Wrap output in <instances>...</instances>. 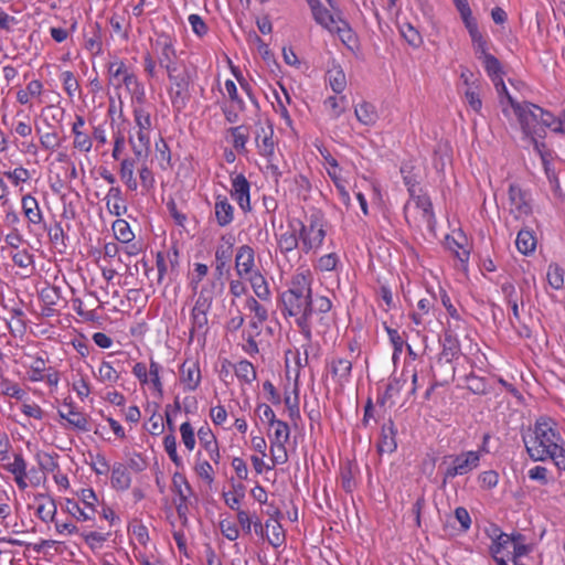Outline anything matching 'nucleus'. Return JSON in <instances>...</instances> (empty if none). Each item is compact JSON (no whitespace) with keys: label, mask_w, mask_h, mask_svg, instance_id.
Wrapping results in <instances>:
<instances>
[{"label":"nucleus","mask_w":565,"mask_h":565,"mask_svg":"<svg viewBox=\"0 0 565 565\" xmlns=\"http://www.w3.org/2000/svg\"><path fill=\"white\" fill-rule=\"evenodd\" d=\"M287 443H269V456L274 467L285 465L288 461Z\"/></svg>","instance_id":"57"},{"label":"nucleus","mask_w":565,"mask_h":565,"mask_svg":"<svg viewBox=\"0 0 565 565\" xmlns=\"http://www.w3.org/2000/svg\"><path fill=\"white\" fill-rule=\"evenodd\" d=\"M326 79L330 88L338 95H340L347 87L345 74L339 65H333L328 70Z\"/></svg>","instance_id":"42"},{"label":"nucleus","mask_w":565,"mask_h":565,"mask_svg":"<svg viewBox=\"0 0 565 565\" xmlns=\"http://www.w3.org/2000/svg\"><path fill=\"white\" fill-rule=\"evenodd\" d=\"M500 106L505 117L512 114L516 117L521 130L532 145L536 153L541 157L542 164L550 180L554 177L551 171V154L546 150L545 143L539 139L543 138V119L545 110L532 103H518L510 94L500 98Z\"/></svg>","instance_id":"1"},{"label":"nucleus","mask_w":565,"mask_h":565,"mask_svg":"<svg viewBox=\"0 0 565 565\" xmlns=\"http://www.w3.org/2000/svg\"><path fill=\"white\" fill-rule=\"evenodd\" d=\"M242 279L249 281L254 294L260 301L270 300V290L268 284L259 269L255 270L250 275L243 277Z\"/></svg>","instance_id":"35"},{"label":"nucleus","mask_w":565,"mask_h":565,"mask_svg":"<svg viewBox=\"0 0 565 565\" xmlns=\"http://www.w3.org/2000/svg\"><path fill=\"white\" fill-rule=\"evenodd\" d=\"M298 231L302 252L317 253L327 235V221L321 212L315 211L305 221L299 220Z\"/></svg>","instance_id":"7"},{"label":"nucleus","mask_w":565,"mask_h":565,"mask_svg":"<svg viewBox=\"0 0 565 565\" xmlns=\"http://www.w3.org/2000/svg\"><path fill=\"white\" fill-rule=\"evenodd\" d=\"M565 271L557 264H551L547 268L546 279L548 285L555 289L559 290L564 287L565 284Z\"/></svg>","instance_id":"56"},{"label":"nucleus","mask_w":565,"mask_h":565,"mask_svg":"<svg viewBox=\"0 0 565 565\" xmlns=\"http://www.w3.org/2000/svg\"><path fill=\"white\" fill-rule=\"evenodd\" d=\"M397 447L396 440H395V431L393 428V425L390 424L387 426H384L382 429V439L379 444V451L380 452H393Z\"/></svg>","instance_id":"54"},{"label":"nucleus","mask_w":565,"mask_h":565,"mask_svg":"<svg viewBox=\"0 0 565 565\" xmlns=\"http://www.w3.org/2000/svg\"><path fill=\"white\" fill-rule=\"evenodd\" d=\"M466 29L471 38L472 47L477 58L479 60L480 57L490 54L488 50V41L479 31L478 23L466 26Z\"/></svg>","instance_id":"39"},{"label":"nucleus","mask_w":565,"mask_h":565,"mask_svg":"<svg viewBox=\"0 0 565 565\" xmlns=\"http://www.w3.org/2000/svg\"><path fill=\"white\" fill-rule=\"evenodd\" d=\"M270 428L273 431L268 434L269 443L275 441L280 444L289 441L290 428L286 422L278 419Z\"/></svg>","instance_id":"53"},{"label":"nucleus","mask_w":565,"mask_h":565,"mask_svg":"<svg viewBox=\"0 0 565 565\" xmlns=\"http://www.w3.org/2000/svg\"><path fill=\"white\" fill-rule=\"evenodd\" d=\"M546 128L551 129V131L555 134H565V110H563L558 116L545 110L543 119V137L545 136Z\"/></svg>","instance_id":"46"},{"label":"nucleus","mask_w":565,"mask_h":565,"mask_svg":"<svg viewBox=\"0 0 565 565\" xmlns=\"http://www.w3.org/2000/svg\"><path fill=\"white\" fill-rule=\"evenodd\" d=\"M234 268L236 276L243 278L257 270L256 254L252 246L241 245L235 253Z\"/></svg>","instance_id":"16"},{"label":"nucleus","mask_w":565,"mask_h":565,"mask_svg":"<svg viewBox=\"0 0 565 565\" xmlns=\"http://www.w3.org/2000/svg\"><path fill=\"white\" fill-rule=\"evenodd\" d=\"M6 468L12 473L14 482L20 490H25L29 487L28 465L21 455H14L13 460L7 463Z\"/></svg>","instance_id":"32"},{"label":"nucleus","mask_w":565,"mask_h":565,"mask_svg":"<svg viewBox=\"0 0 565 565\" xmlns=\"http://www.w3.org/2000/svg\"><path fill=\"white\" fill-rule=\"evenodd\" d=\"M445 463V480L465 476L478 468L480 452L475 450L461 451L460 454L446 457Z\"/></svg>","instance_id":"12"},{"label":"nucleus","mask_w":565,"mask_h":565,"mask_svg":"<svg viewBox=\"0 0 565 565\" xmlns=\"http://www.w3.org/2000/svg\"><path fill=\"white\" fill-rule=\"evenodd\" d=\"M311 282L312 277L309 269L297 270L291 277L288 289L282 294L312 296Z\"/></svg>","instance_id":"26"},{"label":"nucleus","mask_w":565,"mask_h":565,"mask_svg":"<svg viewBox=\"0 0 565 565\" xmlns=\"http://www.w3.org/2000/svg\"><path fill=\"white\" fill-rule=\"evenodd\" d=\"M96 380L106 386H114L120 379L119 372L108 361H103L96 373Z\"/></svg>","instance_id":"40"},{"label":"nucleus","mask_w":565,"mask_h":565,"mask_svg":"<svg viewBox=\"0 0 565 565\" xmlns=\"http://www.w3.org/2000/svg\"><path fill=\"white\" fill-rule=\"evenodd\" d=\"M408 191L411 199L404 207L406 220L414 222L417 226L426 225L428 230L433 231L436 218L429 196L427 194H415L414 185L409 186Z\"/></svg>","instance_id":"8"},{"label":"nucleus","mask_w":565,"mask_h":565,"mask_svg":"<svg viewBox=\"0 0 565 565\" xmlns=\"http://www.w3.org/2000/svg\"><path fill=\"white\" fill-rule=\"evenodd\" d=\"M489 536L492 540V544L490 545V553L492 557H501L504 552H509L510 547H512L513 543V534L509 535L503 533L498 527H492Z\"/></svg>","instance_id":"33"},{"label":"nucleus","mask_w":565,"mask_h":565,"mask_svg":"<svg viewBox=\"0 0 565 565\" xmlns=\"http://www.w3.org/2000/svg\"><path fill=\"white\" fill-rule=\"evenodd\" d=\"M128 535L131 546L151 542L147 526L140 521H134L128 525Z\"/></svg>","instance_id":"45"},{"label":"nucleus","mask_w":565,"mask_h":565,"mask_svg":"<svg viewBox=\"0 0 565 565\" xmlns=\"http://www.w3.org/2000/svg\"><path fill=\"white\" fill-rule=\"evenodd\" d=\"M523 441L532 460L551 459L559 470L565 471V440L553 419L539 418L531 433L523 437Z\"/></svg>","instance_id":"2"},{"label":"nucleus","mask_w":565,"mask_h":565,"mask_svg":"<svg viewBox=\"0 0 565 565\" xmlns=\"http://www.w3.org/2000/svg\"><path fill=\"white\" fill-rule=\"evenodd\" d=\"M298 225L299 218H290L287 222L286 228H282L276 237L278 250L289 263L291 258H299V253L297 252V247L300 244Z\"/></svg>","instance_id":"13"},{"label":"nucleus","mask_w":565,"mask_h":565,"mask_svg":"<svg viewBox=\"0 0 565 565\" xmlns=\"http://www.w3.org/2000/svg\"><path fill=\"white\" fill-rule=\"evenodd\" d=\"M465 100L467 105L476 113H480L482 100L480 98V85H471L465 88Z\"/></svg>","instance_id":"62"},{"label":"nucleus","mask_w":565,"mask_h":565,"mask_svg":"<svg viewBox=\"0 0 565 565\" xmlns=\"http://www.w3.org/2000/svg\"><path fill=\"white\" fill-rule=\"evenodd\" d=\"M134 125L128 135V145L137 159H147L151 147L152 118L146 102L132 104Z\"/></svg>","instance_id":"3"},{"label":"nucleus","mask_w":565,"mask_h":565,"mask_svg":"<svg viewBox=\"0 0 565 565\" xmlns=\"http://www.w3.org/2000/svg\"><path fill=\"white\" fill-rule=\"evenodd\" d=\"M131 484V477L122 463H116L111 469V486L116 490H127Z\"/></svg>","instance_id":"43"},{"label":"nucleus","mask_w":565,"mask_h":565,"mask_svg":"<svg viewBox=\"0 0 565 565\" xmlns=\"http://www.w3.org/2000/svg\"><path fill=\"white\" fill-rule=\"evenodd\" d=\"M280 298L284 315L294 317L296 324L300 328L306 340L310 341L315 324L312 296L281 294Z\"/></svg>","instance_id":"4"},{"label":"nucleus","mask_w":565,"mask_h":565,"mask_svg":"<svg viewBox=\"0 0 565 565\" xmlns=\"http://www.w3.org/2000/svg\"><path fill=\"white\" fill-rule=\"evenodd\" d=\"M234 372L236 377L244 384L250 385L256 380V370L247 360L237 362L234 365Z\"/></svg>","instance_id":"49"},{"label":"nucleus","mask_w":565,"mask_h":565,"mask_svg":"<svg viewBox=\"0 0 565 565\" xmlns=\"http://www.w3.org/2000/svg\"><path fill=\"white\" fill-rule=\"evenodd\" d=\"M339 263V256L335 253H329L318 258L315 268L320 271H332Z\"/></svg>","instance_id":"64"},{"label":"nucleus","mask_w":565,"mask_h":565,"mask_svg":"<svg viewBox=\"0 0 565 565\" xmlns=\"http://www.w3.org/2000/svg\"><path fill=\"white\" fill-rule=\"evenodd\" d=\"M231 196L237 202L243 212H249L250 206V184L244 174L231 175Z\"/></svg>","instance_id":"18"},{"label":"nucleus","mask_w":565,"mask_h":565,"mask_svg":"<svg viewBox=\"0 0 565 565\" xmlns=\"http://www.w3.org/2000/svg\"><path fill=\"white\" fill-rule=\"evenodd\" d=\"M228 292L232 297L231 311L233 309H239V306L245 302V298L252 297V295L248 294L246 284L241 278L230 281Z\"/></svg>","instance_id":"37"},{"label":"nucleus","mask_w":565,"mask_h":565,"mask_svg":"<svg viewBox=\"0 0 565 565\" xmlns=\"http://www.w3.org/2000/svg\"><path fill=\"white\" fill-rule=\"evenodd\" d=\"M230 134L232 136V143L235 150L238 152L246 151V143L248 141V132L245 127L236 126L231 128Z\"/></svg>","instance_id":"60"},{"label":"nucleus","mask_w":565,"mask_h":565,"mask_svg":"<svg viewBox=\"0 0 565 565\" xmlns=\"http://www.w3.org/2000/svg\"><path fill=\"white\" fill-rule=\"evenodd\" d=\"M175 38L169 33H157L152 42V51L159 64L166 70L177 65Z\"/></svg>","instance_id":"14"},{"label":"nucleus","mask_w":565,"mask_h":565,"mask_svg":"<svg viewBox=\"0 0 565 565\" xmlns=\"http://www.w3.org/2000/svg\"><path fill=\"white\" fill-rule=\"evenodd\" d=\"M214 215L217 225L221 227L230 225L234 220V206L223 194H217L214 198Z\"/></svg>","instance_id":"29"},{"label":"nucleus","mask_w":565,"mask_h":565,"mask_svg":"<svg viewBox=\"0 0 565 565\" xmlns=\"http://www.w3.org/2000/svg\"><path fill=\"white\" fill-rule=\"evenodd\" d=\"M531 551L532 545L526 544L524 537L521 534H513L512 561L514 564L519 562V558L527 555Z\"/></svg>","instance_id":"61"},{"label":"nucleus","mask_w":565,"mask_h":565,"mask_svg":"<svg viewBox=\"0 0 565 565\" xmlns=\"http://www.w3.org/2000/svg\"><path fill=\"white\" fill-rule=\"evenodd\" d=\"M42 90L43 85L40 81H31L26 85L25 89H21L17 93V100L22 105H26L32 98L39 97L42 94Z\"/></svg>","instance_id":"51"},{"label":"nucleus","mask_w":565,"mask_h":565,"mask_svg":"<svg viewBox=\"0 0 565 565\" xmlns=\"http://www.w3.org/2000/svg\"><path fill=\"white\" fill-rule=\"evenodd\" d=\"M235 237L232 234L222 235L215 249L216 270L222 274L232 256Z\"/></svg>","instance_id":"24"},{"label":"nucleus","mask_w":565,"mask_h":565,"mask_svg":"<svg viewBox=\"0 0 565 565\" xmlns=\"http://www.w3.org/2000/svg\"><path fill=\"white\" fill-rule=\"evenodd\" d=\"M274 130L271 126H257L255 132V143L258 153L263 157L269 158L275 153Z\"/></svg>","instance_id":"28"},{"label":"nucleus","mask_w":565,"mask_h":565,"mask_svg":"<svg viewBox=\"0 0 565 565\" xmlns=\"http://www.w3.org/2000/svg\"><path fill=\"white\" fill-rule=\"evenodd\" d=\"M166 72L170 82L168 93L171 104L175 109L181 110L190 98V73L185 66L180 64L168 66Z\"/></svg>","instance_id":"9"},{"label":"nucleus","mask_w":565,"mask_h":565,"mask_svg":"<svg viewBox=\"0 0 565 565\" xmlns=\"http://www.w3.org/2000/svg\"><path fill=\"white\" fill-rule=\"evenodd\" d=\"M58 416L66 420L71 427L77 429L78 431L86 433L90 430L88 416L79 411V408L74 404H66L64 409L58 411Z\"/></svg>","instance_id":"22"},{"label":"nucleus","mask_w":565,"mask_h":565,"mask_svg":"<svg viewBox=\"0 0 565 565\" xmlns=\"http://www.w3.org/2000/svg\"><path fill=\"white\" fill-rule=\"evenodd\" d=\"M315 21L330 33L338 34L343 43H349L352 40V31L343 19L330 12L324 8L319 0H307Z\"/></svg>","instance_id":"10"},{"label":"nucleus","mask_w":565,"mask_h":565,"mask_svg":"<svg viewBox=\"0 0 565 565\" xmlns=\"http://www.w3.org/2000/svg\"><path fill=\"white\" fill-rule=\"evenodd\" d=\"M328 369L332 379L340 386H344L350 382L352 371V362L350 360L340 356L332 358L328 363Z\"/></svg>","instance_id":"27"},{"label":"nucleus","mask_w":565,"mask_h":565,"mask_svg":"<svg viewBox=\"0 0 565 565\" xmlns=\"http://www.w3.org/2000/svg\"><path fill=\"white\" fill-rule=\"evenodd\" d=\"M198 438L201 448L206 452L209 459L218 466L221 462V451L218 441L209 426H202L198 430Z\"/></svg>","instance_id":"21"},{"label":"nucleus","mask_w":565,"mask_h":565,"mask_svg":"<svg viewBox=\"0 0 565 565\" xmlns=\"http://www.w3.org/2000/svg\"><path fill=\"white\" fill-rule=\"evenodd\" d=\"M265 537L274 547H279L285 542V532L278 521L268 520L265 523Z\"/></svg>","instance_id":"44"},{"label":"nucleus","mask_w":565,"mask_h":565,"mask_svg":"<svg viewBox=\"0 0 565 565\" xmlns=\"http://www.w3.org/2000/svg\"><path fill=\"white\" fill-rule=\"evenodd\" d=\"M510 212L515 218H523L530 215L532 211L529 194L519 185L511 184L509 186Z\"/></svg>","instance_id":"17"},{"label":"nucleus","mask_w":565,"mask_h":565,"mask_svg":"<svg viewBox=\"0 0 565 565\" xmlns=\"http://www.w3.org/2000/svg\"><path fill=\"white\" fill-rule=\"evenodd\" d=\"M515 245L518 250L523 255L533 253L536 248V238L533 232L522 230L518 233Z\"/></svg>","instance_id":"48"},{"label":"nucleus","mask_w":565,"mask_h":565,"mask_svg":"<svg viewBox=\"0 0 565 565\" xmlns=\"http://www.w3.org/2000/svg\"><path fill=\"white\" fill-rule=\"evenodd\" d=\"M111 230L116 239L122 244H128L135 238V234L129 223L124 218L116 220L111 225Z\"/></svg>","instance_id":"50"},{"label":"nucleus","mask_w":565,"mask_h":565,"mask_svg":"<svg viewBox=\"0 0 565 565\" xmlns=\"http://www.w3.org/2000/svg\"><path fill=\"white\" fill-rule=\"evenodd\" d=\"M280 90L281 93L275 92V102L273 103V107L285 124L290 127L292 120L287 109V105L290 104V96L285 87L280 86Z\"/></svg>","instance_id":"41"},{"label":"nucleus","mask_w":565,"mask_h":565,"mask_svg":"<svg viewBox=\"0 0 565 565\" xmlns=\"http://www.w3.org/2000/svg\"><path fill=\"white\" fill-rule=\"evenodd\" d=\"M213 465L214 463L211 460L203 458L201 450L195 454V461L193 467L194 472L198 478L209 487H211L215 480V469Z\"/></svg>","instance_id":"34"},{"label":"nucleus","mask_w":565,"mask_h":565,"mask_svg":"<svg viewBox=\"0 0 565 565\" xmlns=\"http://www.w3.org/2000/svg\"><path fill=\"white\" fill-rule=\"evenodd\" d=\"M108 84L116 90L125 88L131 96V103L146 102L143 85L124 60L114 58L107 66Z\"/></svg>","instance_id":"5"},{"label":"nucleus","mask_w":565,"mask_h":565,"mask_svg":"<svg viewBox=\"0 0 565 565\" xmlns=\"http://www.w3.org/2000/svg\"><path fill=\"white\" fill-rule=\"evenodd\" d=\"M132 554L140 565H158L161 563L157 546L152 542L134 545Z\"/></svg>","instance_id":"30"},{"label":"nucleus","mask_w":565,"mask_h":565,"mask_svg":"<svg viewBox=\"0 0 565 565\" xmlns=\"http://www.w3.org/2000/svg\"><path fill=\"white\" fill-rule=\"evenodd\" d=\"M241 307H242V310L253 313V318L249 321L248 328L253 329L254 332H249V337L252 338V337L258 335L259 327L268 318V309L253 296L245 298V302H243L241 305Z\"/></svg>","instance_id":"19"},{"label":"nucleus","mask_w":565,"mask_h":565,"mask_svg":"<svg viewBox=\"0 0 565 565\" xmlns=\"http://www.w3.org/2000/svg\"><path fill=\"white\" fill-rule=\"evenodd\" d=\"M36 501L38 507L35 513L38 518L45 523L54 522L57 511L55 501L52 498L44 497L43 494L38 495Z\"/></svg>","instance_id":"36"},{"label":"nucleus","mask_w":565,"mask_h":565,"mask_svg":"<svg viewBox=\"0 0 565 565\" xmlns=\"http://www.w3.org/2000/svg\"><path fill=\"white\" fill-rule=\"evenodd\" d=\"M354 113L356 119L365 126H373L379 117L375 107L366 102L359 104Z\"/></svg>","instance_id":"47"},{"label":"nucleus","mask_w":565,"mask_h":565,"mask_svg":"<svg viewBox=\"0 0 565 565\" xmlns=\"http://www.w3.org/2000/svg\"><path fill=\"white\" fill-rule=\"evenodd\" d=\"M202 374L196 360H185L179 370V382L183 392H195L201 385Z\"/></svg>","instance_id":"15"},{"label":"nucleus","mask_w":565,"mask_h":565,"mask_svg":"<svg viewBox=\"0 0 565 565\" xmlns=\"http://www.w3.org/2000/svg\"><path fill=\"white\" fill-rule=\"evenodd\" d=\"M479 61H481L488 76L491 78L498 93L499 99L507 96L509 92L502 78V67L499 60L492 54H488L480 57Z\"/></svg>","instance_id":"20"},{"label":"nucleus","mask_w":565,"mask_h":565,"mask_svg":"<svg viewBox=\"0 0 565 565\" xmlns=\"http://www.w3.org/2000/svg\"><path fill=\"white\" fill-rule=\"evenodd\" d=\"M21 209L29 227L39 226L44 223L43 212L40 209L38 200L33 195L24 194L21 198Z\"/></svg>","instance_id":"25"},{"label":"nucleus","mask_w":565,"mask_h":565,"mask_svg":"<svg viewBox=\"0 0 565 565\" xmlns=\"http://www.w3.org/2000/svg\"><path fill=\"white\" fill-rule=\"evenodd\" d=\"M324 106L332 118H339L347 109L348 98L343 95L330 96L326 99Z\"/></svg>","instance_id":"52"},{"label":"nucleus","mask_w":565,"mask_h":565,"mask_svg":"<svg viewBox=\"0 0 565 565\" xmlns=\"http://www.w3.org/2000/svg\"><path fill=\"white\" fill-rule=\"evenodd\" d=\"M105 200L110 214L120 216L126 213L127 206L124 204L121 190L118 186L110 188L105 196Z\"/></svg>","instance_id":"38"},{"label":"nucleus","mask_w":565,"mask_h":565,"mask_svg":"<svg viewBox=\"0 0 565 565\" xmlns=\"http://www.w3.org/2000/svg\"><path fill=\"white\" fill-rule=\"evenodd\" d=\"M108 533H102L97 531L82 533L84 542L94 553L99 552L104 547V544L108 540Z\"/></svg>","instance_id":"55"},{"label":"nucleus","mask_w":565,"mask_h":565,"mask_svg":"<svg viewBox=\"0 0 565 565\" xmlns=\"http://www.w3.org/2000/svg\"><path fill=\"white\" fill-rule=\"evenodd\" d=\"M207 273V265L202 263H195L193 265V270L190 273L189 276V286L191 287L193 294H196V290L200 289V284L206 277Z\"/></svg>","instance_id":"59"},{"label":"nucleus","mask_w":565,"mask_h":565,"mask_svg":"<svg viewBox=\"0 0 565 565\" xmlns=\"http://www.w3.org/2000/svg\"><path fill=\"white\" fill-rule=\"evenodd\" d=\"M163 448L169 456L170 460L177 466V467H183V459L178 454L177 450V438L173 435V433L168 434L163 437Z\"/></svg>","instance_id":"58"},{"label":"nucleus","mask_w":565,"mask_h":565,"mask_svg":"<svg viewBox=\"0 0 565 565\" xmlns=\"http://www.w3.org/2000/svg\"><path fill=\"white\" fill-rule=\"evenodd\" d=\"M79 501L66 499L65 511L78 522L95 519L98 498L92 488H84L77 492Z\"/></svg>","instance_id":"11"},{"label":"nucleus","mask_w":565,"mask_h":565,"mask_svg":"<svg viewBox=\"0 0 565 565\" xmlns=\"http://www.w3.org/2000/svg\"><path fill=\"white\" fill-rule=\"evenodd\" d=\"M181 440L189 451H193L196 445L195 431L190 422L180 425Z\"/></svg>","instance_id":"63"},{"label":"nucleus","mask_w":565,"mask_h":565,"mask_svg":"<svg viewBox=\"0 0 565 565\" xmlns=\"http://www.w3.org/2000/svg\"><path fill=\"white\" fill-rule=\"evenodd\" d=\"M162 370L163 367L159 362L150 359L149 371L147 373L146 380H142L139 383L142 387L149 390L151 394L158 398L163 396V383L161 380Z\"/></svg>","instance_id":"23"},{"label":"nucleus","mask_w":565,"mask_h":565,"mask_svg":"<svg viewBox=\"0 0 565 565\" xmlns=\"http://www.w3.org/2000/svg\"><path fill=\"white\" fill-rule=\"evenodd\" d=\"M143 160L145 159H137L134 154V157H126L120 161L119 177L129 191H137L138 189V182L135 178V169L137 162Z\"/></svg>","instance_id":"31"},{"label":"nucleus","mask_w":565,"mask_h":565,"mask_svg":"<svg viewBox=\"0 0 565 565\" xmlns=\"http://www.w3.org/2000/svg\"><path fill=\"white\" fill-rule=\"evenodd\" d=\"M214 287L213 281L206 282L196 290L194 296V303L190 313V337H204L209 330V318L207 315L211 310L214 300Z\"/></svg>","instance_id":"6"}]
</instances>
